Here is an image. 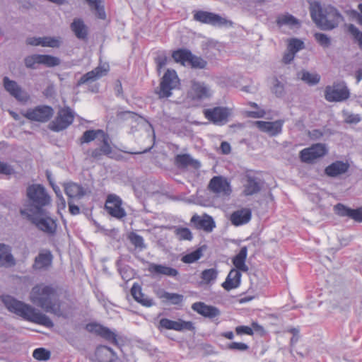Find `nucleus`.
I'll return each mask as SVG.
<instances>
[{
	"label": "nucleus",
	"instance_id": "cd10ccee",
	"mask_svg": "<svg viewBox=\"0 0 362 362\" xmlns=\"http://www.w3.org/2000/svg\"><path fill=\"white\" fill-rule=\"evenodd\" d=\"M53 256L49 250L40 252L35 258L33 268L36 270L47 269L52 265Z\"/></svg>",
	"mask_w": 362,
	"mask_h": 362
},
{
	"label": "nucleus",
	"instance_id": "c03bdc74",
	"mask_svg": "<svg viewBox=\"0 0 362 362\" xmlns=\"http://www.w3.org/2000/svg\"><path fill=\"white\" fill-rule=\"evenodd\" d=\"M128 240L135 247V250L142 251L146 248L143 237L134 232H131L128 235Z\"/></svg>",
	"mask_w": 362,
	"mask_h": 362
},
{
	"label": "nucleus",
	"instance_id": "052dcab7",
	"mask_svg": "<svg viewBox=\"0 0 362 362\" xmlns=\"http://www.w3.org/2000/svg\"><path fill=\"white\" fill-rule=\"evenodd\" d=\"M228 349L230 350H238L240 351H245L249 349V346L242 342H232L228 344Z\"/></svg>",
	"mask_w": 362,
	"mask_h": 362
},
{
	"label": "nucleus",
	"instance_id": "13d9d810",
	"mask_svg": "<svg viewBox=\"0 0 362 362\" xmlns=\"http://www.w3.org/2000/svg\"><path fill=\"white\" fill-rule=\"evenodd\" d=\"M272 92L278 98L282 97L284 94V86L277 78L274 79Z\"/></svg>",
	"mask_w": 362,
	"mask_h": 362
},
{
	"label": "nucleus",
	"instance_id": "5701e85b",
	"mask_svg": "<svg viewBox=\"0 0 362 362\" xmlns=\"http://www.w3.org/2000/svg\"><path fill=\"white\" fill-rule=\"evenodd\" d=\"M191 223L194 224L197 229L204 230L206 232H211L216 227L213 218L206 214L202 216L197 214L194 215L191 218Z\"/></svg>",
	"mask_w": 362,
	"mask_h": 362
},
{
	"label": "nucleus",
	"instance_id": "39448f33",
	"mask_svg": "<svg viewBox=\"0 0 362 362\" xmlns=\"http://www.w3.org/2000/svg\"><path fill=\"white\" fill-rule=\"evenodd\" d=\"M22 216L34 224L36 228L48 235H54L56 233L57 225L56 221L49 216V213L45 210V215L37 214H29L26 211H20Z\"/></svg>",
	"mask_w": 362,
	"mask_h": 362
},
{
	"label": "nucleus",
	"instance_id": "a878e982",
	"mask_svg": "<svg viewBox=\"0 0 362 362\" xmlns=\"http://www.w3.org/2000/svg\"><path fill=\"white\" fill-rule=\"evenodd\" d=\"M252 218V211L249 208H242L233 211L230 216V221L235 226L247 223Z\"/></svg>",
	"mask_w": 362,
	"mask_h": 362
},
{
	"label": "nucleus",
	"instance_id": "9d476101",
	"mask_svg": "<svg viewBox=\"0 0 362 362\" xmlns=\"http://www.w3.org/2000/svg\"><path fill=\"white\" fill-rule=\"evenodd\" d=\"M74 120V112L69 107L59 110L54 120L49 124V129L59 132L69 127Z\"/></svg>",
	"mask_w": 362,
	"mask_h": 362
},
{
	"label": "nucleus",
	"instance_id": "ddd939ff",
	"mask_svg": "<svg viewBox=\"0 0 362 362\" xmlns=\"http://www.w3.org/2000/svg\"><path fill=\"white\" fill-rule=\"evenodd\" d=\"M212 92L210 87L204 82L192 80L187 96L194 101H202L211 98Z\"/></svg>",
	"mask_w": 362,
	"mask_h": 362
},
{
	"label": "nucleus",
	"instance_id": "72a5a7b5",
	"mask_svg": "<svg viewBox=\"0 0 362 362\" xmlns=\"http://www.w3.org/2000/svg\"><path fill=\"white\" fill-rule=\"evenodd\" d=\"M262 186V180L256 177L247 176V182L245 185L244 194L246 196H251L258 193Z\"/></svg>",
	"mask_w": 362,
	"mask_h": 362
},
{
	"label": "nucleus",
	"instance_id": "0e129e2a",
	"mask_svg": "<svg viewBox=\"0 0 362 362\" xmlns=\"http://www.w3.org/2000/svg\"><path fill=\"white\" fill-rule=\"evenodd\" d=\"M235 332L237 334H247V335H253L254 332L252 327L248 326L241 325L235 327Z\"/></svg>",
	"mask_w": 362,
	"mask_h": 362
},
{
	"label": "nucleus",
	"instance_id": "c9c22d12",
	"mask_svg": "<svg viewBox=\"0 0 362 362\" xmlns=\"http://www.w3.org/2000/svg\"><path fill=\"white\" fill-rule=\"evenodd\" d=\"M71 29L79 40H85L88 37V28L81 18H75L71 24Z\"/></svg>",
	"mask_w": 362,
	"mask_h": 362
},
{
	"label": "nucleus",
	"instance_id": "20e7f679",
	"mask_svg": "<svg viewBox=\"0 0 362 362\" xmlns=\"http://www.w3.org/2000/svg\"><path fill=\"white\" fill-rule=\"evenodd\" d=\"M26 196L28 203L26 208L21 211H26L29 214L45 215V207L51 203V197L42 185H31L27 187Z\"/></svg>",
	"mask_w": 362,
	"mask_h": 362
},
{
	"label": "nucleus",
	"instance_id": "f257e3e1",
	"mask_svg": "<svg viewBox=\"0 0 362 362\" xmlns=\"http://www.w3.org/2000/svg\"><path fill=\"white\" fill-rule=\"evenodd\" d=\"M30 300L37 306L47 313L57 317H68L67 312L62 308L57 289L52 285L44 284L35 285L30 292Z\"/></svg>",
	"mask_w": 362,
	"mask_h": 362
},
{
	"label": "nucleus",
	"instance_id": "774afa93",
	"mask_svg": "<svg viewBox=\"0 0 362 362\" xmlns=\"http://www.w3.org/2000/svg\"><path fill=\"white\" fill-rule=\"evenodd\" d=\"M69 210L72 215H77L80 213V209L73 203L72 200H68Z\"/></svg>",
	"mask_w": 362,
	"mask_h": 362
},
{
	"label": "nucleus",
	"instance_id": "3c124183",
	"mask_svg": "<svg viewBox=\"0 0 362 362\" xmlns=\"http://www.w3.org/2000/svg\"><path fill=\"white\" fill-rule=\"evenodd\" d=\"M314 37L316 42L324 49L330 47L332 39L327 34L316 33L314 35Z\"/></svg>",
	"mask_w": 362,
	"mask_h": 362
},
{
	"label": "nucleus",
	"instance_id": "a211bd4d",
	"mask_svg": "<svg viewBox=\"0 0 362 362\" xmlns=\"http://www.w3.org/2000/svg\"><path fill=\"white\" fill-rule=\"evenodd\" d=\"M3 84L5 90L17 100L26 102L28 100L29 96L28 93L22 89L16 81L5 76L3 78Z\"/></svg>",
	"mask_w": 362,
	"mask_h": 362
},
{
	"label": "nucleus",
	"instance_id": "ea45409f",
	"mask_svg": "<svg viewBox=\"0 0 362 362\" xmlns=\"http://www.w3.org/2000/svg\"><path fill=\"white\" fill-rule=\"evenodd\" d=\"M95 355L100 362H113L115 357V351L107 346H98L96 349Z\"/></svg>",
	"mask_w": 362,
	"mask_h": 362
},
{
	"label": "nucleus",
	"instance_id": "7c9ffc66",
	"mask_svg": "<svg viewBox=\"0 0 362 362\" xmlns=\"http://www.w3.org/2000/svg\"><path fill=\"white\" fill-rule=\"evenodd\" d=\"M175 164L179 168H185L188 166L194 169H199L201 163L199 160L194 159L189 154H177L175 157Z\"/></svg>",
	"mask_w": 362,
	"mask_h": 362
},
{
	"label": "nucleus",
	"instance_id": "bb28decb",
	"mask_svg": "<svg viewBox=\"0 0 362 362\" xmlns=\"http://www.w3.org/2000/svg\"><path fill=\"white\" fill-rule=\"evenodd\" d=\"M349 164L341 160H336L325 168V174L330 177H337L348 172Z\"/></svg>",
	"mask_w": 362,
	"mask_h": 362
},
{
	"label": "nucleus",
	"instance_id": "6ab92c4d",
	"mask_svg": "<svg viewBox=\"0 0 362 362\" xmlns=\"http://www.w3.org/2000/svg\"><path fill=\"white\" fill-rule=\"evenodd\" d=\"M158 328L173 329L179 332L185 329L189 331H194L195 329V327L191 321H185L181 319L177 321H174L168 318H162L160 320Z\"/></svg>",
	"mask_w": 362,
	"mask_h": 362
},
{
	"label": "nucleus",
	"instance_id": "09e8293b",
	"mask_svg": "<svg viewBox=\"0 0 362 362\" xmlns=\"http://www.w3.org/2000/svg\"><path fill=\"white\" fill-rule=\"evenodd\" d=\"M301 79L310 86L316 85L320 82V76L317 74L310 73L307 71H303Z\"/></svg>",
	"mask_w": 362,
	"mask_h": 362
},
{
	"label": "nucleus",
	"instance_id": "f8f14e48",
	"mask_svg": "<svg viewBox=\"0 0 362 362\" xmlns=\"http://www.w3.org/2000/svg\"><path fill=\"white\" fill-rule=\"evenodd\" d=\"M204 117L216 125H224L228 122L231 115V110L227 107H215L205 109L203 111Z\"/></svg>",
	"mask_w": 362,
	"mask_h": 362
},
{
	"label": "nucleus",
	"instance_id": "7ed1b4c3",
	"mask_svg": "<svg viewBox=\"0 0 362 362\" xmlns=\"http://www.w3.org/2000/svg\"><path fill=\"white\" fill-rule=\"evenodd\" d=\"M310 13L313 21L322 30H334L344 20V16L334 6H322L318 1L310 4Z\"/></svg>",
	"mask_w": 362,
	"mask_h": 362
},
{
	"label": "nucleus",
	"instance_id": "e2e57ef3",
	"mask_svg": "<svg viewBox=\"0 0 362 362\" xmlns=\"http://www.w3.org/2000/svg\"><path fill=\"white\" fill-rule=\"evenodd\" d=\"M14 173L13 167L4 162L0 160V174L11 175Z\"/></svg>",
	"mask_w": 362,
	"mask_h": 362
},
{
	"label": "nucleus",
	"instance_id": "338daca9",
	"mask_svg": "<svg viewBox=\"0 0 362 362\" xmlns=\"http://www.w3.org/2000/svg\"><path fill=\"white\" fill-rule=\"evenodd\" d=\"M28 45L32 46H42V37H32L26 40Z\"/></svg>",
	"mask_w": 362,
	"mask_h": 362
},
{
	"label": "nucleus",
	"instance_id": "b1692460",
	"mask_svg": "<svg viewBox=\"0 0 362 362\" xmlns=\"http://www.w3.org/2000/svg\"><path fill=\"white\" fill-rule=\"evenodd\" d=\"M192 309L204 317L213 319L220 315V310L204 302H196L192 305Z\"/></svg>",
	"mask_w": 362,
	"mask_h": 362
},
{
	"label": "nucleus",
	"instance_id": "a18cd8bd",
	"mask_svg": "<svg viewBox=\"0 0 362 362\" xmlns=\"http://www.w3.org/2000/svg\"><path fill=\"white\" fill-rule=\"evenodd\" d=\"M276 23L279 26L287 25L294 27L300 25L299 21L291 14H286L279 17Z\"/></svg>",
	"mask_w": 362,
	"mask_h": 362
},
{
	"label": "nucleus",
	"instance_id": "423d86ee",
	"mask_svg": "<svg viewBox=\"0 0 362 362\" xmlns=\"http://www.w3.org/2000/svg\"><path fill=\"white\" fill-rule=\"evenodd\" d=\"M193 18L197 22L209 24L214 27L230 28L233 25V23L231 21L223 18L217 13L202 10L194 11Z\"/></svg>",
	"mask_w": 362,
	"mask_h": 362
},
{
	"label": "nucleus",
	"instance_id": "bf43d9fd",
	"mask_svg": "<svg viewBox=\"0 0 362 362\" xmlns=\"http://www.w3.org/2000/svg\"><path fill=\"white\" fill-rule=\"evenodd\" d=\"M101 0L98 1L95 4L92 5V8L95 10V15L100 19L105 20L106 18V13L105 11L104 6L100 4Z\"/></svg>",
	"mask_w": 362,
	"mask_h": 362
},
{
	"label": "nucleus",
	"instance_id": "69168bd1",
	"mask_svg": "<svg viewBox=\"0 0 362 362\" xmlns=\"http://www.w3.org/2000/svg\"><path fill=\"white\" fill-rule=\"evenodd\" d=\"M266 115V112L262 109H258L255 111H249L247 113V117L252 118H263Z\"/></svg>",
	"mask_w": 362,
	"mask_h": 362
},
{
	"label": "nucleus",
	"instance_id": "0eeeda50",
	"mask_svg": "<svg viewBox=\"0 0 362 362\" xmlns=\"http://www.w3.org/2000/svg\"><path fill=\"white\" fill-rule=\"evenodd\" d=\"M180 81L174 69H167L160 83L158 95L160 98H169L172 95V90L179 89Z\"/></svg>",
	"mask_w": 362,
	"mask_h": 362
},
{
	"label": "nucleus",
	"instance_id": "2eb2a0df",
	"mask_svg": "<svg viewBox=\"0 0 362 362\" xmlns=\"http://www.w3.org/2000/svg\"><path fill=\"white\" fill-rule=\"evenodd\" d=\"M122 199L116 194H110L105 204V209L114 218L121 219L126 216L125 210L122 207Z\"/></svg>",
	"mask_w": 362,
	"mask_h": 362
},
{
	"label": "nucleus",
	"instance_id": "f3484780",
	"mask_svg": "<svg viewBox=\"0 0 362 362\" xmlns=\"http://www.w3.org/2000/svg\"><path fill=\"white\" fill-rule=\"evenodd\" d=\"M110 141L109 136H105L102 138L100 144H98V147L88 151L89 156L95 160H101L104 156L112 158V148L110 146Z\"/></svg>",
	"mask_w": 362,
	"mask_h": 362
},
{
	"label": "nucleus",
	"instance_id": "864d4df0",
	"mask_svg": "<svg viewBox=\"0 0 362 362\" xmlns=\"http://www.w3.org/2000/svg\"><path fill=\"white\" fill-rule=\"evenodd\" d=\"M160 297L165 298L173 305H179L183 300L182 295L175 293H169L167 291H163Z\"/></svg>",
	"mask_w": 362,
	"mask_h": 362
},
{
	"label": "nucleus",
	"instance_id": "2f4dec72",
	"mask_svg": "<svg viewBox=\"0 0 362 362\" xmlns=\"http://www.w3.org/2000/svg\"><path fill=\"white\" fill-rule=\"evenodd\" d=\"M240 270L232 269L228 273L225 281L222 284V287L226 291H230L238 288L240 284Z\"/></svg>",
	"mask_w": 362,
	"mask_h": 362
},
{
	"label": "nucleus",
	"instance_id": "1a4fd4ad",
	"mask_svg": "<svg viewBox=\"0 0 362 362\" xmlns=\"http://www.w3.org/2000/svg\"><path fill=\"white\" fill-rule=\"evenodd\" d=\"M24 63L27 68L31 69H37L38 65L52 68L59 66L61 64V59L49 54H34L25 57Z\"/></svg>",
	"mask_w": 362,
	"mask_h": 362
},
{
	"label": "nucleus",
	"instance_id": "4d7b16f0",
	"mask_svg": "<svg viewBox=\"0 0 362 362\" xmlns=\"http://www.w3.org/2000/svg\"><path fill=\"white\" fill-rule=\"evenodd\" d=\"M304 47V43L299 39H291L288 45V49L293 53H296Z\"/></svg>",
	"mask_w": 362,
	"mask_h": 362
},
{
	"label": "nucleus",
	"instance_id": "680f3d73",
	"mask_svg": "<svg viewBox=\"0 0 362 362\" xmlns=\"http://www.w3.org/2000/svg\"><path fill=\"white\" fill-rule=\"evenodd\" d=\"M168 60V59L165 54H160L155 58V62L158 72L167 64Z\"/></svg>",
	"mask_w": 362,
	"mask_h": 362
},
{
	"label": "nucleus",
	"instance_id": "58836bf2",
	"mask_svg": "<svg viewBox=\"0 0 362 362\" xmlns=\"http://www.w3.org/2000/svg\"><path fill=\"white\" fill-rule=\"evenodd\" d=\"M16 264L11 248L5 244H0V266H13Z\"/></svg>",
	"mask_w": 362,
	"mask_h": 362
},
{
	"label": "nucleus",
	"instance_id": "f03ea898",
	"mask_svg": "<svg viewBox=\"0 0 362 362\" xmlns=\"http://www.w3.org/2000/svg\"><path fill=\"white\" fill-rule=\"evenodd\" d=\"M1 301L6 309L23 320L51 328L54 326L52 320L32 305L18 300L10 295L1 296Z\"/></svg>",
	"mask_w": 362,
	"mask_h": 362
},
{
	"label": "nucleus",
	"instance_id": "de8ad7c7",
	"mask_svg": "<svg viewBox=\"0 0 362 362\" xmlns=\"http://www.w3.org/2000/svg\"><path fill=\"white\" fill-rule=\"evenodd\" d=\"M347 31L351 35L354 40L358 43L361 49H362V32L354 24L347 25Z\"/></svg>",
	"mask_w": 362,
	"mask_h": 362
},
{
	"label": "nucleus",
	"instance_id": "412c9836",
	"mask_svg": "<svg viewBox=\"0 0 362 362\" xmlns=\"http://www.w3.org/2000/svg\"><path fill=\"white\" fill-rule=\"evenodd\" d=\"M335 213L341 217H349L356 222H362V206L357 209H351L343 204L338 203L334 207Z\"/></svg>",
	"mask_w": 362,
	"mask_h": 362
},
{
	"label": "nucleus",
	"instance_id": "9b49d317",
	"mask_svg": "<svg viewBox=\"0 0 362 362\" xmlns=\"http://www.w3.org/2000/svg\"><path fill=\"white\" fill-rule=\"evenodd\" d=\"M54 115V109L49 105H40L34 108H29L23 115L30 121L45 123L48 122Z\"/></svg>",
	"mask_w": 362,
	"mask_h": 362
},
{
	"label": "nucleus",
	"instance_id": "dca6fc26",
	"mask_svg": "<svg viewBox=\"0 0 362 362\" xmlns=\"http://www.w3.org/2000/svg\"><path fill=\"white\" fill-rule=\"evenodd\" d=\"M108 71L109 65L107 64H100L92 71L83 74L77 81L76 86L78 87L83 84H89L94 82L107 75Z\"/></svg>",
	"mask_w": 362,
	"mask_h": 362
},
{
	"label": "nucleus",
	"instance_id": "c756f323",
	"mask_svg": "<svg viewBox=\"0 0 362 362\" xmlns=\"http://www.w3.org/2000/svg\"><path fill=\"white\" fill-rule=\"evenodd\" d=\"M64 192L68 197V200L73 199H81L85 194L86 192L83 187L77 183L69 182L64 185Z\"/></svg>",
	"mask_w": 362,
	"mask_h": 362
},
{
	"label": "nucleus",
	"instance_id": "4c0bfd02",
	"mask_svg": "<svg viewBox=\"0 0 362 362\" xmlns=\"http://www.w3.org/2000/svg\"><path fill=\"white\" fill-rule=\"evenodd\" d=\"M247 255V248L246 246H243L232 259L233 264L236 269L245 272L248 271V267L245 264Z\"/></svg>",
	"mask_w": 362,
	"mask_h": 362
},
{
	"label": "nucleus",
	"instance_id": "6e6552de",
	"mask_svg": "<svg viewBox=\"0 0 362 362\" xmlns=\"http://www.w3.org/2000/svg\"><path fill=\"white\" fill-rule=\"evenodd\" d=\"M349 97V89L344 81L334 82L332 86L325 87V98L328 102H342Z\"/></svg>",
	"mask_w": 362,
	"mask_h": 362
},
{
	"label": "nucleus",
	"instance_id": "f704fd0d",
	"mask_svg": "<svg viewBox=\"0 0 362 362\" xmlns=\"http://www.w3.org/2000/svg\"><path fill=\"white\" fill-rule=\"evenodd\" d=\"M192 52L186 48H180L174 50L172 53V58L178 64L184 66H189Z\"/></svg>",
	"mask_w": 362,
	"mask_h": 362
},
{
	"label": "nucleus",
	"instance_id": "49530a36",
	"mask_svg": "<svg viewBox=\"0 0 362 362\" xmlns=\"http://www.w3.org/2000/svg\"><path fill=\"white\" fill-rule=\"evenodd\" d=\"M62 45L60 37H42V47H47L52 48H59Z\"/></svg>",
	"mask_w": 362,
	"mask_h": 362
},
{
	"label": "nucleus",
	"instance_id": "473e14b6",
	"mask_svg": "<svg viewBox=\"0 0 362 362\" xmlns=\"http://www.w3.org/2000/svg\"><path fill=\"white\" fill-rule=\"evenodd\" d=\"M148 271L153 274L164 275L169 277H176L179 274V272L176 269L154 263L150 264Z\"/></svg>",
	"mask_w": 362,
	"mask_h": 362
},
{
	"label": "nucleus",
	"instance_id": "8fccbe9b",
	"mask_svg": "<svg viewBox=\"0 0 362 362\" xmlns=\"http://www.w3.org/2000/svg\"><path fill=\"white\" fill-rule=\"evenodd\" d=\"M207 62L201 57L192 54L189 66L195 69H204L206 67Z\"/></svg>",
	"mask_w": 362,
	"mask_h": 362
},
{
	"label": "nucleus",
	"instance_id": "79ce46f5",
	"mask_svg": "<svg viewBox=\"0 0 362 362\" xmlns=\"http://www.w3.org/2000/svg\"><path fill=\"white\" fill-rule=\"evenodd\" d=\"M206 247L205 245L201 246L194 251L184 255L181 260L186 264H191L199 259L203 255V251L205 250Z\"/></svg>",
	"mask_w": 362,
	"mask_h": 362
},
{
	"label": "nucleus",
	"instance_id": "393cba45",
	"mask_svg": "<svg viewBox=\"0 0 362 362\" xmlns=\"http://www.w3.org/2000/svg\"><path fill=\"white\" fill-rule=\"evenodd\" d=\"M208 189L214 193L228 194L231 192L230 186L226 179L222 176H214L209 181Z\"/></svg>",
	"mask_w": 362,
	"mask_h": 362
},
{
	"label": "nucleus",
	"instance_id": "603ef678",
	"mask_svg": "<svg viewBox=\"0 0 362 362\" xmlns=\"http://www.w3.org/2000/svg\"><path fill=\"white\" fill-rule=\"evenodd\" d=\"M217 276L218 272L214 268L204 269L201 274L202 279L207 284L214 281L217 279Z\"/></svg>",
	"mask_w": 362,
	"mask_h": 362
},
{
	"label": "nucleus",
	"instance_id": "c85d7f7f",
	"mask_svg": "<svg viewBox=\"0 0 362 362\" xmlns=\"http://www.w3.org/2000/svg\"><path fill=\"white\" fill-rule=\"evenodd\" d=\"M131 294L134 300L143 306L151 307L155 304L153 298L142 293L141 286L136 283L133 284Z\"/></svg>",
	"mask_w": 362,
	"mask_h": 362
},
{
	"label": "nucleus",
	"instance_id": "5fc2aeb1",
	"mask_svg": "<svg viewBox=\"0 0 362 362\" xmlns=\"http://www.w3.org/2000/svg\"><path fill=\"white\" fill-rule=\"evenodd\" d=\"M51 353L45 348L35 349L33 352V356L39 361H47L50 358Z\"/></svg>",
	"mask_w": 362,
	"mask_h": 362
},
{
	"label": "nucleus",
	"instance_id": "37998d69",
	"mask_svg": "<svg viewBox=\"0 0 362 362\" xmlns=\"http://www.w3.org/2000/svg\"><path fill=\"white\" fill-rule=\"evenodd\" d=\"M116 266L124 281H128L133 278V269L129 266L123 264L120 259L117 260Z\"/></svg>",
	"mask_w": 362,
	"mask_h": 362
},
{
	"label": "nucleus",
	"instance_id": "4be33fe9",
	"mask_svg": "<svg viewBox=\"0 0 362 362\" xmlns=\"http://www.w3.org/2000/svg\"><path fill=\"white\" fill-rule=\"evenodd\" d=\"M86 329L88 332L97 334L112 344L118 345L117 334L109 328L96 323H89L86 325Z\"/></svg>",
	"mask_w": 362,
	"mask_h": 362
},
{
	"label": "nucleus",
	"instance_id": "4468645a",
	"mask_svg": "<svg viewBox=\"0 0 362 362\" xmlns=\"http://www.w3.org/2000/svg\"><path fill=\"white\" fill-rule=\"evenodd\" d=\"M327 153L325 144L318 143L300 151V158L305 163H313L315 160L322 158Z\"/></svg>",
	"mask_w": 362,
	"mask_h": 362
},
{
	"label": "nucleus",
	"instance_id": "e433bc0d",
	"mask_svg": "<svg viewBox=\"0 0 362 362\" xmlns=\"http://www.w3.org/2000/svg\"><path fill=\"white\" fill-rule=\"evenodd\" d=\"M105 136H108V134L102 129H88L85 131L79 139L80 144H88L95 139L100 141Z\"/></svg>",
	"mask_w": 362,
	"mask_h": 362
},
{
	"label": "nucleus",
	"instance_id": "6e6d98bb",
	"mask_svg": "<svg viewBox=\"0 0 362 362\" xmlns=\"http://www.w3.org/2000/svg\"><path fill=\"white\" fill-rule=\"evenodd\" d=\"M342 114L344 117V122L347 124H356L361 120V117L359 114L350 113L346 110H343Z\"/></svg>",
	"mask_w": 362,
	"mask_h": 362
},
{
	"label": "nucleus",
	"instance_id": "aec40b11",
	"mask_svg": "<svg viewBox=\"0 0 362 362\" xmlns=\"http://www.w3.org/2000/svg\"><path fill=\"white\" fill-rule=\"evenodd\" d=\"M284 123L282 119L274 122L256 121L255 125L261 132L267 133L270 136H275L281 133Z\"/></svg>",
	"mask_w": 362,
	"mask_h": 362
},
{
	"label": "nucleus",
	"instance_id": "a19ab883",
	"mask_svg": "<svg viewBox=\"0 0 362 362\" xmlns=\"http://www.w3.org/2000/svg\"><path fill=\"white\" fill-rule=\"evenodd\" d=\"M168 228L174 230L175 236L180 241L192 240L193 238L192 233L188 228L173 226Z\"/></svg>",
	"mask_w": 362,
	"mask_h": 362
}]
</instances>
